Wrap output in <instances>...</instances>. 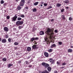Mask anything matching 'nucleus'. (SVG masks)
Segmentation results:
<instances>
[{
  "instance_id": "25",
  "label": "nucleus",
  "mask_w": 73,
  "mask_h": 73,
  "mask_svg": "<svg viewBox=\"0 0 73 73\" xmlns=\"http://www.w3.org/2000/svg\"><path fill=\"white\" fill-rule=\"evenodd\" d=\"M39 3V2H35V3H34V5H37Z\"/></svg>"
},
{
  "instance_id": "36",
  "label": "nucleus",
  "mask_w": 73,
  "mask_h": 73,
  "mask_svg": "<svg viewBox=\"0 0 73 73\" xmlns=\"http://www.w3.org/2000/svg\"><path fill=\"white\" fill-rule=\"evenodd\" d=\"M58 44H59V45H61L62 44V42H58Z\"/></svg>"
},
{
  "instance_id": "22",
  "label": "nucleus",
  "mask_w": 73,
  "mask_h": 73,
  "mask_svg": "<svg viewBox=\"0 0 73 73\" xmlns=\"http://www.w3.org/2000/svg\"><path fill=\"white\" fill-rule=\"evenodd\" d=\"M48 52L50 53L51 52H52L53 51V50L52 49H50L49 50H48Z\"/></svg>"
},
{
  "instance_id": "24",
  "label": "nucleus",
  "mask_w": 73,
  "mask_h": 73,
  "mask_svg": "<svg viewBox=\"0 0 73 73\" xmlns=\"http://www.w3.org/2000/svg\"><path fill=\"white\" fill-rule=\"evenodd\" d=\"M9 38V36H8V35L7 34L5 35V38Z\"/></svg>"
},
{
  "instance_id": "10",
  "label": "nucleus",
  "mask_w": 73,
  "mask_h": 73,
  "mask_svg": "<svg viewBox=\"0 0 73 73\" xmlns=\"http://www.w3.org/2000/svg\"><path fill=\"white\" fill-rule=\"evenodd\" d=\"M45 41H46L47 42V44H49V40L48 39V38H45Z\"/></svg>"
},
{
  "instance_id": "57",
  "label": "nucleus",
  "mask_w": 73,
  "mask_h": 73,
  "mask_svg": "<svg viewBox=\"0 0 73 73\" xmlns=\"http://www.w3.org/2000/svg\"><path fill=\"white\" fill-rule=\"evenodd\" d=\"M1 38L0 37V42L1 41Z\"/></svg>"
},
{
  "instance_id": "58",
  "label": "nucleus",
  "mask_w": 73,
  "mask_h": 73,
  "mask_svg": "<svg viewBox=\"0 0 73 73\" xmlns=\"http://www.w3.org/2000/svg\"><path fill=\"white\" fill-rule=\"evenodd\" d=\"M40 6L41 7H42V5H41Z\"/></svg>"
},
{
  "instance_id": "49",
  "label": "nucleus",
  "mask_w": 73,
  "mask_h": 73,
  "mask_svg": "<svg viewBox=\"0 0 73 73\" xmlns=\"http://www.w3.org/2000/svg\"><path fill=\"white\" fill-rule=\"evenodd\" d=\"M32 65H29V68H31V67H32Z\"/></svg>"
},
{
  "instance_id": "8",
  "label": "nucleus",
  "mask_w": 73,
  "mask_h": 73,
  "mask_svg": "<svg viewBox=\"0 0 73 73\" xmlns=\"http://www.w3.org/2000/svg\"><path fill=\"white\" fill-rule=\"evenodd\" d=\"M44 55L46 57H49V54H48V52H44Z\"/></svg>"
},
{
  "instance_id": "16",
  "label": "nucleus",
  "mask_w": 73,
  "mask_h": 73,
  "mask_svg": "<svg viewBox=\"0 0 73 73\" xmlns=\"http://www.w3.org/2000/svg\"><path fill=\"white\" fill-rule=\"evenodd\" d=\"M61 4L60 3H57L56 4V7H61Z\"/></svg>"
},
{
  "instance_id": "4",
  "label": "nucleus",
  "mask_w": 73,
  "mask_h": 73,
  "mask_svg": "<svg viewBox=\"0 0 73 73\" xmlns=\"http://www.w3.org/2000/svg\"><path fill=\"white\" fill-rule=\"evenodd\" d=\"M32 48H33V49L37 50V49H38V47L37 46V45L34 44L32 46Z\"/></svg>"
},
{
  "instance_id": "56",
  "label": "nucleus",
  "mask_w": 73,
  "mask_h": 73,
  "mask_svg": "<svg viewBox=\"0 0 73 73\" xmlns=\"http://www.w3.org/2000/svg\"><path fill=\"white\" fill-rule=\"evenodd\" d=\"M41 4H43L44 2H41Z\"/></svg>"
},
{
  "instance_id": "59",
  "label": "nucleus",
  "mask_w": 73,
  "mask_h": 73,
  "mask_svg": "<svg viewBox=\"0 0 73 73\" xmlns=\"http://www.w3.org/2000/svg\"><path fill=\"white\" fill-rule=\"evenodd\" d=\"M16 1H18L19 0H16Z\"/></svg>"
},
{
  "instance_id": "42",
  "label": "nucleus",
  "mask_w": 73,
  "mask_h": 73,
  "mask_svg": "<svg viewBox=\"0 0 73 73\" xmlns=\"http://www.w3.org/2000/svg\"><path fill=\"white\" fill-rule=\"evenodd\" d=\"M7 3H5L3 4V6H6V5H7Z\"/></svg>"
},
{
  "instance_id": "39",
  "label": "nucleus",
  "mask_w": 73,
  "mask_h": 73,
  "mask_svg": "<svg viewBox=\"0 0 73 73\" xmlns=\"http://www.w3.org/2000/svg\"><path fill=\"white\" fill-rule=\"evenodd\" d=\"M9 18H10V17L9 16H7V20H9Z\"/></svg>"
},
{
  "instance_id": "38",
  "label": "nucleus",
  "mask_w": 73,
  "mask_h": 73,
  "mask_svg": "<svg viewBox=\"0 0 73 73\" xmlns=\"http://www.w3.org/2000/svg\"><path fill=\"white\" fill-rule=\"evenodd\" d=\"M62 65H66V62H64L62 64Z\"/></svg>"
},
{
  "instance_id": "5",
  "label": "nucleus",
  "mask_w": 73,
  "mask_h": 73,
  "mask_svg": "<svg viewBox=\"0 0 73 73\" xmlns=\"http://www.w3.org/2000/svg\"><path fill=\"white\" fill-rule=\"evenodd\" d=\"M17 16L16 15H15V16L11 18L12 21L13 22V21H16V19H17Z\"/></svg>"
},
{
  "instance_id": "1",
  "label": "nucleus",
  "mask_w": 73,
  "mask_h": 73,
  "mask_svg": "<svg viewBox=\"0 0 73 73\" xmlns=\"http://www.w3.org/2000/svg\"><path fill=\"white\" fill-rule=\"evenodd\" d=\"M45 33L48 36H50V37L53 36L54 35V33H53V29H50L49 28H48L46 30Z\"/></svg>"
},
{
  "instance_id": "13",
  "label": "nucleus",
  "mask_w": 73,
  "mask_h": 73,
  "mask_svg": "<svg viewBox=\"0 0 73 73\" xmlns=\"http://www.w3.org/2000/svg\"><path fill=\"white\" fill-rule=\"evenodd\" d=\"M44 32L42 31H41L39 33V35H44Z\"/></svg>"
},
{
  "instance_id": "53",
  "label": "nucleus",
  "mask_w": 73,
  "mask_h": 73,
  "mask_svg": "<svg viewBox=\"0 0 73 73\" xmlns=\"http://www.w3.org/2000/svg\"><path fill=\"white\" fill-rule=\"evenodd\" d=\"M70 48H73V46H70Z\"/></svg>"
},
{
  "instance_id": "6",
  "label": "nucleus",
  "mask_w": 73,
  "mask_h": 73,
  "mask_svg": "<svg viewBox=\"0 0 73 73\" xmlns=\"http://www.w3.org/2000/svg\"><path fill=\"white\" fill-rule=\"evenodd\" d=\"M38 39H39V38L38 37H33L31 39L30 41L31 42H33L34 40H38Z\"/></svg>"
},
{
  "instance_id": "26",
  "label": "nucleus",
  "mask_w": 73,
  "mask_h": 73,
  "mask_svg": "<svg viewBox=\"0 0 73 73\" xmlns=\"http://www.w3.org/2000/svg\"><path fill=\"white\" fill-rule=\"evenodd\" d=\"M5 1H4L3 0H1L0 1V3L1 4H4V3H5Z\"/></svg>"
},
{
  "instance_id": "17",
  "label": "nucleus",
  "mask_w": 73,
  "mask_h": 73,
  "mask_svg": "<svg viewBox=\"0 0 73 73\" xmlns=\"http://www.w3.org/2000/svg\"><path fill=\"white\" fill-rule=\"evenodd\" d=\"M32 10L34 12H37V9L36 8L33 9Z\"/></svg>"
},
{
  "instance_id": "40",
  "label": "nucleus",
  "mask_w": 73,
  "mask_h": 73,
  "mask_svg": "<svg viewBox=\"0 0 73 73\" xmlns=\"http://www.w3.org/2000/svg\"><path fill=\"white\" fill-rule=\"evenodd\" d=\"M57 64L58 65H60V62H59L58 61L57 62Z\"/></svg>"
},
{
  "instance_id": "37",
  "label": "nucleus",
  "mask_w": 73,
  "mask_h": 73,
  "mask_svg": "<svg viewBox=\"0 0 73 73\" xmlns=\"http://www.w3.org/2000/svg\"><path fill=\"white\" fill-rule=\"evenodd\" d=\"M14 44L15 45H17L19 44V43L16 42L14 43Z\"/></svg>"
},
{
  "instance_id": "31",
  "label": "nucleus",
  "mask_w": 73,
  "mask_h": 73,
  "mask_svg": "<svg viewBox=\"0 0 73 73\" xmlns=\"http://www.w3.org/2000/svg\"><path fill=\"white\" fill-rule=\"evenodd\" d=\"M51 8H52V6H49L48 8H47V9H50Z\"/></svg>"
},
{
  "instance_id": "23",
  "label": "nucleus",
  "mask_w": 73,
  "mask_h": 73,
  "mask_svg": "<svg viewBox=\"0 0 73 73\" xmlns=\"http://www.w3.org/2000/svg\"><path fill=\"white\" fill-rule=\"evenodd\" d=\"M17 8L18 10H20V9H21V7H20V6H18L17 7Z\"/></svg>"
},
{
  "instance_id": "54",
  "label": "nucleus",
  "mask_w": 73,
  "mask_h": 73,
  "mask_svg": "<svg viewBox=\"0 0 73 73\" xmlns=\"http://www.w3.org/2000/svg\"><path fill=\"white\" fill-rule=\"evenodd\" d=\"M53 21H54V19H52L51 20V22Z\"/></svg>"
},
{
  "instance_id": "21",
  "label": "nucleus",
  "mask_w": 73,
  "mask_h": 73,
  "mask_svg": "<svg viewBox=\"0 0 73 73\" xmlns=\"http://www.w3.org/2000/svg\"><path fill=\"white\" fill-rule=\"evenodd\" d=\"M13 66V64H9L8 65V68H10V67H11V66Z\"/></svg>"
},
{
  "instance_id": "32",
  "label": "nucleus",
  "mask_w": 73,
  "mask_h": 73,
  "mask_svg": "<svg viewBox=\"0 0 73 73\" xmlns=\"http://www.w3.org/2000/svg\"><path fill=\"white\" fill-rule=\"evenodd\" d=\"M20 16V17H23V18H24L25 17L24 15L23 14L21 15L20 16Z\"/></svg>"
},
{
  "instance_id": "43",
  "label": "nucleus",
  "mask_w": 73,
  "mask_h": 73,
  "mask_svg": "<svg viewBox=\"0 0 73 73\" xmlns=\"http://www.w3.org/2000/svg\"><path fill=\"white\" fill-rule=\"evenodd\" d=\"M44 6H46V5H47V4L45 3H44Z\"/></svg>"
},
{
  "instance_id": "34",
  "label": "nucleus",
  "mask_w": 73,
  "mask_h": 73,
  "mask_svg": "<svg viewBox=\"0 0 73 73\" xmlns=\"http://www.w3.org/2000/svg\"><path fill=\"white\" fill-rule=\"evenodd\" d=\"M2 60L3 61H7V59H6V58H3L2 59Z\"/></svg>"
},
{
  "instance_id": "47",
  "label": "nucleus",
  "mask_w": 73,
  "mask_h": 73,
  "mask_svg": "<svg viewBox=\"0 0 73 73\" xmlns=\"http://www.w3.org/2000/svg\"><path fill=\"white\" fill-rule=\"evenodd\" d=\"M49 61H50V60H52H52H53V59H52V58H50L49 59Z\"/></svg>"
},
{
  "instance_id": "15",
  "label": "nucleus",
  "mask_w": 73,
  "mask_h": 73,
  "mask_svg": "<svg viewBox=\"0 0 73 73\" xmlns=\"http://www.w3.org/2000/svg\"><path fill=\"white\" fill-rule=\"evenodd\" d=\"M64 2L65 3V4H68L69 3V0H66V1H64Z\"/></svg>"
},
{
  "instance_id": "20",
  "label": "nucleus",
  "mask_w": 73,
  "mask_h": 73,
  "mask_svg": "<svg viewBox=\"0 0 73 73\" xmlns=\"http://www.w3.org/2000/svg\"><path fill=\"white\" fill-rule=\"evenodd\" d=\"M62 18L63 20H66V18L65 17L64 15H62Z\"/></svg>"
},
{
  "instance_id": "46",
  "label": "nucleus",
  "mask_w": 73,
  "mask_h": 73,
  "mask_svg": "<svg viewBox=\"0 0 73 73\" xmlns=\"http://www.w3.org/2000/svg\"><path fill=\"white\" fill-rule=\"evenodd\" d=\"M54 32H55V33H57L58 32L57 30H55L54 31Z\"/></svg>"
},
{
  "instance_id": "18",
  "label": "nucleus",
  "mask_w": 73,
  "mask_h": 73,
  "mask_svg": "<svg viewBox=\"0 0 73 73\" xmlns=\"http://www.w3.org/2000/svg\"><path fill=\"white\" fill-rule=\"evenodd\" d=\"M50 62H51V64H54V60H51L50 61Z\"/></svg>"
},
{
  "instance_id": "61",
  "label": "nucleus",
  "mask_w": 73,
  "mask_h": 73,
  "mask_svg": "<svg viewBox=\"0 0 73 73\" xmlns=\"http://www.w3.org/2000/svg\"><path fill=\"white\" fill-rule=\"evenodd\" d=\"M24 72H25V71H24Z\"/></svg>"
},
{
  "instance_id": "45",
  "label": "nucleus",
  "mask_w": 73,
  "mask_h": 73,
  "mask_svg": "<svg viewBox=\"0 0 73 73\" xmlns=\"http://www.w3.org/2000/svg\"><path fill=\"white\" fill-rule=\"evenodd\" d=\"M64 9H62L61 10V12H64Z\"/></svg>"
},
{
  "instance_id": "50",
  "label": "nucleus",
  "mask_w": 73,
  "mask_h": 73,
  "mask_svg": "<svg viewBox=\"0 0 73 73\" xmlns=\"http://www.w3.org/2000/svg\"><path fill=\"white\" fill-rule=\"evenodd\" d=\"M58 73V72L57 71H54V73Z\"/></svg>"
},
{
  "instance_id": "12",
  "label": "nucleus",
  "mask_w": 73,
  "mask_h": 73,
  "mask_svg": "<svg viewBox=\"0 0 73 73\" xmlns=\"http://www.w3.org/2000/svg\"><path fill=\"white\" fill-rule=\"evenodd\" d=\"M56 44H52L51 46H50V48H54V47H56Z\"/></svg>"
},
{
  "instance_id": "29",
  "label": "nucleus",
  "mask_w": 73,
  "mask_h": 73,
  "mask_svg": "<svg viewBox=\"0 0 73 73\" xmlns=\"http://www.w3.org/2000/svg\"><path fill=\"white\" fill-rule=\"evenodd\" d=\"M36 29H35V27H33L32 29L33 32H34L36 31Z\"/></svg>"
},
{
  "instance_id": "41",
  "label": "nucleus",
  "mask_w": 73,
  "mask_h": 73,
  "mask_svg": "<svg viewBox=\"0 0 73 73\" xmlns=\"http://www.w3.org/2000/svg\"><path fill=\"white\" fill-rule=\"evenodd\" d=\"M8 40L9 41V42H11V38H9L8 39Z\"/></svg>"
},
{
  "instance_id": "33",
  "label": "nucleus",
  "mask_w": 73,
  "mask_h": 73,
  "mask_svg": "<svg viewBox=\"0 0 73 73\" xmlns=\"http://www.w3.org/2000/svg\"><path fill=\"white\" fill-rule=\"evenodd\" d=\"M22 28H23V27L20 26L18 28L19 29H22Z\"/></svg>"
},
{
  "instance_id": "52",
  "label": "nucleus",
  "mask_w": 73,
  "mask_h": 73,
  "mask_svg": "<svg viewBox=\"0 0 73 73\" xmlns=\"http://www.w3.org/2000/svg\"><path fill=\"white\" fill-rule=\"evenodd\" d=\"M68 8H69V7H66V9H68Z\"/></svg>"
},
{
  "instance_id": "7",
  "label": "nucleus",
  "mask_w": 73,
  "mask_h": 73,
  "mask_svg": "<svg viewBox=\"0 0 73 73\" xmlns=\"http://www.w3.org/2000/svg\"><path fill=\"white\" fill-rule=\"evenodd\" d=\"M25 3V0H21L20 3V6H21V7H22V6H23V5H24Z\"/></svg>"
},
{
  "instance_id": "30",
  "label": "nucleus",
  "mask_w": 73,
  "mask_h": 73,
  "mask_svg": "<svg viewBox=\"0 0 73 73\" xmlns=\"http://www.w3.org/2000/svg\"><path fill=\"white\" fill-rule=\"evenodd\" d=\"M69 20L70 21H72L73 20V18L72 17H70L69 18Z\"/></svg>"
},
{
  "instance_id": "28",
  "label": "nucleus",
  "mask_w": 73,
  "mask_h": 73,
  "mask_svg": "<svg viewBox=\"0 0 73 73\" xmlns=\"http://www.w3.org/2000/svg\"><path fill=\"white\" fill-rule=\"evenodd\" d=\"M21 19H22L20 17H18L17 19V20H18L19 21H20V20H21Z\"/></svg>"
},
{
  "instance_id": "44",
  "label": "nucleus",
  "mask_w": 73,
  "mask_h": 73,
  "mask_svg": "<svg viewBox=\"0 0 73 73\" xmlns=\"http://www.w3.org/2000/svg\"><path fill=\"white\" fill-rule=\"evenodd\" d=\"M29 8L28 7H25V9H28Z\"/></svg>"
},
{
  "instance_id": "9",
  "label": "nucleus",
  "mask_w": 73,
  "mask_h": 73,
  "mask_svg": "<svg viewBox=\"0 0 73 73\" xmlns=\"http://www.w3.org/2000/svg\"><path fill=\"white\" fill-rule=\"evenodd\" d=\"M4 31H6V32H8L9 31V29L7 27H4L3 28Z\"/></svg>"
},
{
  "instance_id": "35",
  "label": "nucleus",
  "mask_w": 73,
  "mask_h": 73,
  "mask_svg": "<svg viewBox=\"0 0 73 73\" xmlns=\"http://www.w3.org/2000/svg\"><path fill=\"white\" fill-rule=\"evenodd\" d=\"M25 63L27 65H27H28L29 64V63L27 61H26L25 62Z\"/></svg>"
},
{
  "instance_id": "2",
  "label": "nucleus",
  "mask_w": 73,
  "mask_h": 73,
  "mask_svg": "<svg viewBox=\"0 0 73 73\" xmlns=\"http://www.w3.org/2000/svg\"><path fill=\"white\" fill-rule=\"evenodd\" d=\"M42 65L45 68H47V70L48 71H51V70H52V68L50 67H48L49 66V64H48L46 63L45 62H42Z\"/></svg>"
},
{
  "instance_id": "51",
  "label": "nucleus",
  "mask_w": 73,
  "mask_h": 73,
  "mask_svg": "<svg viewBox=\"0 0 73 73\" xmlns=\"http://www.w3.org/2000/svg\"><path fill=\"white\" fill-rule=\"evenodd\" d=\"M65 68V67H60L61 69H63V68Z\"/></svg>"
},
{
  "instance_id": "14",
  "label": "nucleus",
  "mask_w": 73,
  "mask_h": 73,
  "mask_svg": "<svg viewBox=\"0 0 73 73\" xmlns=\"http://www.w3.org/2000/svg\"><path fill=\"white\" fill-rule=\"evenodd\" d=\"M27 50L28 52H29L31 50V48L30 47H28L27 48Z\"/></svg>"
},
{
  "instance_id": "60",
  "label": "nucleus",
  "mask_w": 73,
  "mask_h": 73,
  "mask_svg": "<svg viewBox=\"0 0 73 73\" xmlns=\"http://www.w3.org/2000/svg\"><path fill=\"white\" fill-rule=\"evenodd\" d=\"M4 11H5V12H7V11H6V10H5Z\"/></svg>"
},
{
  "instance_id": "11",
  "label": "nucleus",
  "mask_w": 73,
  "mask_h": 73,
  "mask_svg": "<svg viewBox=\"0 0 73 73\" xmlns=\"http://www.w3.org/2000/svg\"><path fill=\"white\" fill-rule=\"evenodd\" d=\"M1 41L2 43H5L7 42V40L5 38L3 39Z\"/></svg>"
},
{
  "instance_id": "27",
  "label": "nucleus",
  "mask_w": 73,
  "mask_h": 73,
  "mask_svg": "<svg viewBox=\"0 0 73 73\" xmlns=\"http://www.w3.org/2000/svg\"><path fill=\"white\" fill-rule=\"evenodd\" d=\"M68 52L70 53H71L72 52V49H69L68 50Z\"/></svg>"
},
{
  "instance_id": "55",
  "label": "nucleus",
  "mask_w": 73,
  "mask_h": 73,
  "mask_svg": "<svg viewBox=\"0 0 73 73\" xmlns=\"http://www.w3.org/2000/svg\"><path fill=\"white\" fill-rule=\"evenodd\" d=\"M35 44H37V43L36 42V41H35Z\"/></svg>"
},
{
  "instance_id": "48",
  "label": "nucleus",
  "mask_w": 73,
  "mask_h": 73,
  "mask_svg": "<svg viewBox=\"0 0 73 73\" xmlns=\"http://www.w3.org/2000/svg\"><path fill=\"white\" fill-rule=\"evenodd\" d=\"M27 3H28V4H29L30 3H31V1L30 0H29L28 1Z\"/></svg>"
},
{
  "instance_id": "3",
  "label": "nucleus",
  "mask_w": 73,
  "mask_h": 73,
  "mask_svg": "<svg viewBox=\"0 0 73 73\" xmlns=\"http://www.w3.org/2000/svg\"><path fill=\"white\" fill-rule=\"evenodd\" d=\"M23 23H24V22L23 21H17L16 23V24L17 25H22L23 24Z\"/></svg>"
},
{
  "instance_id": "19",
  "label": "nucleus",
  "mask_w": 73,
  "mask_h": 73,
  "mask_svg": "<svg viewBox=\"0 0 73 73\" xmlns=\"http://www.w3.org/2000/svg\"><path fill=\"white\" fill-rule=\"evenodd\" d=\"M41 73H49V72L46 70H45L43 71H42Z\"/></svg>"
}]
</instances>
